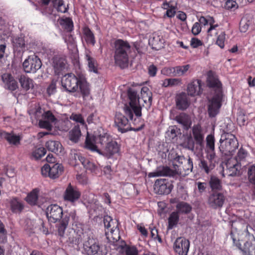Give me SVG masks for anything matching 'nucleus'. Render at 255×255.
I'll list each match as a JSON object with an SVG mask.
<instances>
[{
  "label": "nucleus",
  "mask_w": 255,
  "mask_h": 255,
  "mask_svg": "<svg viewBox=\"0 0 255 255\" xmlns=\"http://www.w3.org/2000/svg\"><path fill=\"white\" fill-rule=\"evenodd\" d=\"M128 97L129 100V106L125 108V113L128 116L130 120L133 119V112L137 120L141 116V107L146 109L150 107L152 103V93L147 87H143L141 89L140 96L137 98V93L132 89L128 91Z\"/></svg>",
  "instance_id": "1"
},
{
  "label": "nucleus",
  "mask_w": 255,
  "mask_h": 255,
  "mask_svg": "<svg viewBox=\"0 0 255 255\" xmlns=\"http://www.w3.org/2000/svg\"><path fill=\"white\" fill-rule=\"evenodd\" d=\"M61 85L69 92L80 91L83 98L89 95V85L83 76L77 77L73 74H65L61 79Z\"/></svg>",
  "instance_id": "2"
},
{
  "label": "nucleus",
  "mask_w": 255,
  "mask_h": 255,
  "mask_svg": "<svg viewBox=\"0 0 255 255\" xmlns=\"http://www.w3.org/2000/svg\"><path fill=\"white\" fill-rule=\"evenodd\" d=\"M207 84L210 87L216 90V94L209 101L208 111L210 117H215L219 113L222 105L223 94L222 84L218 78L213 75L211 72L208 73Z\"/></svg>",
  "instance_id": "3"
},
{
  "label": "nucleus",
  "mask_w": 255,
  "mask_h": 255,
  "mask_svg": "<svg viewBox=\"0 0 255 255\" xmlns=\"http://www.w3.org/2000/svg\"><path fill=\"white\" fill-rule=\"evenodd\" d=\"M115 63L122 68L128 66L129 55L131 51V47L129 43L121 39H118L115 43Z\"/></svg>",
  "instance_id": "4"
},
{
  "label": "nucleus",
  "mask_w": 255,
  "mask_h": 255,
  "mask_svg": "<svg viewBox=\"0 0 255 255\" xmlns=\"http://www.w3.org/2000/svg\"><path fill=\"white\" fill-rule=\"evenodd\" d=\"M31 119L33 122L34 120L39 121L38 125L40 128L50 130L53 124L55 123L56 119L52 113L49 111L45 112L38 107L29 113Z\"/></svg>",
  "instance_id": "5"
},
{
  "label": "nucleus",
  "mask_w": 255,
  "mask_h": 255,
  "mask_svg": "<svg viewBox=\"0 0 255 255\" xmlns=\"http://www.w3.org/2000/svg\"><path fill=\"white\" fill-rule=\"evenodd\" d=\"M227 131L221 135L219 148L224 155L230 156L232 155L238 148L239 142L235 135L228 132L231 131L230 130H227Z\"/></svg>",
  "instance_id": "6"
},
{
  "label": "nucleus",
  "mask_w": 255,
  "mask_h": 255,
  "mask_svg": "<svg viewBox=\"0 0 255 255\" xmlns=\"http://www.w3.org/2000/svg\"><path fill=\"white\" fill-rule=\"evenodd\" d=\"M247 155V151L241 147L236 158H231L227 161L225 164L226 168L223 169L222 175L223 177H225V175L234 176L239 174L241 166L239 162L245 159Z\"/></svg>",
  "instance_id": "7"
},
{
  "label": "nucleus",
  "mask_w": 255,
  "mask_h": 255,
  "mask_svg": "<svg viewBox=\"0 0 255 255\" xmlns=\"http://www.w3.org/2000/svg\"><path fill=\"white\" fill-rule=\"evenodd\" d=\"M85 146L87 148L90 149L91 151H96L108 158H110L114 154L118 153L120 149L119 146L116 141L105 145L100 149L99 146L94 144L92 141L88 139L85 141Z\"/></svg>",
  "instance_id": "8"
},
{
  "label": "nucleus",
  "mask_w": 255,
  "mask_h": 255,
  "mask_svg": "<svg viewBox=\"0 0 255 255\" xmlns=\"http://www.w3.org/2000/svg\"><path fill=\"white\" fill-rule=\"evenodd\" d=\"M23 68L26 73H35L42 65L40 59L33 54L29 56L23 62Z\"/></svg>",
  "instance_id": "9"
},
{
  "label": "nucleus",
  "mask_w": 255,
  "mask_h": 255,
  "mask_svg": "<svg viewBox=\"0 0 255 255\" xmlns=\"http://www.w3.org/2000/svg\"><path fill=\"white\" fill-rule=\"evenodd\" d=\"M63 171V166L59 163L49 165L45 164L41 169V174L45 177L52 179L58 178Z\"/></svg>",
  "instance_id": "10"
},
{
  "label": "nucleus",
  "mask_w": 255,
  "mask_h": 255,
  "mask_svg": "<svg viewBox=\"0 0 255 255\" xmlns=\"http://www.w3.org/2000/svg\"><path fill=\"white\" fill-rule=\"evenodd\" d=\"M63 213L62 208L56 204H51L46 209V215L49 222L56 223L61 218Z\"/></svg>",
  "instance_id": "11"
},
{
  "label": "nucleus",
  "mask_w": 255,
  "mask_h": 255,
  "mask_svg": "<svg viewBox=\"0 0 255 255\" xmlns=\"http://www.w3.org/2000/svg\"><path fill=\"white\" fill-rule=\"evenodd\" d=\"M88 139L92 141L93 144L97 145L98 146V145L100 144L101 146V148L111 142L115 141L113 139L112 136L109 133L105 132H103L102 133L98 135H95L93 137H90L88 135L86 137V141Z\"/></svg>",
  "instance_id": "12"
},
{
  "label": "nucleus",
  "mask_w": 255,
  "mask_h": 255,
  "mask_svg": "<svg viewBox=\"0 0 255 255\" xmlns=\"http://www.w3.org/2000/svg\"><path fill=\"white\" fill-rule=\"evenodd\" d=\"M172 189V184L166 179H157L154 184V191L158 194H168Z\"/></svg>",
  "instance_id": "13"
},
{
  "label": "nucleus",
  "mask_w": 255,
  "mask_h": 255,
  "mask_svg": "<svg viewBox=\"0 0 255 255\" xmlns=\"http://www.w3.org/2000/svg\"><path fill=\"white\" fill-rule=\"evenodd\" d=\"M225 200V196L222 193L215 191L209 197L208 203L213 209L221 208Z\"/></svg>",
  "instance_id": "14"
},
{
  "label": "nucleus",
  "mask_w": 255,
  "mask_h": 255,
  "mask_svg": "<svg viewBox=\"0 0 255 255\" xmlns=\"http://www.w3.org/2000/svg\"><path fill=\"white\" fill-rule=\"evenodd\" d=\"M84 248L88 255H104L96 240L89 238L84 244Z\"/></svg>",
  "instance_id": "15"
},
{
  "label": "nucleus",
  "mask_w": 255,
  "mask_h": 255,
  "mask_svg": "<svg viewBox=\"0 0 255 255\" xmlns=\"http://www.w3.org/2000/svg\"><path fill=\"white\" fill-rule=\"evenodd\" d=\"M190 246L189 242L184 238H177L174 244V251L180 255H187Z\"/></svg>",
  "instance_id": "16"
},
{
  "label": "nucleus",
  "mask_w": 255,
  "mask_h": 255,
  "mask_svg": "<svg viewBox=\"0 0 255 255\" xmlns=\"http://www.w3.org/2000/svg\"><path fill=\"white\" fill-rule=\"evenodd\" d=\"M115 123L119 131L122 133L126 132L130 129L128 120L121 113H116Z\"/></svg>",
  "instance_id": "17"
},
{
  "label": "nucleus",
  "mask_w": 255,
  "mask_h": 255,
  "mask_svg": "<svg viewBox=\"0 0 255 255\" xmlns=\"http://www.w3.org/2000/svg\"><path fill=\"white\" fill-rule=\"evenodd\" d=\"M1 80L3 87L11 91L16 90L18 88V84L14 77L10 73H4L1 75Z\"/></svg>",
  "instance_id": "18"
},
{
  "label": "nucleus",
  "mask_w": 255,
  "mask_h": 255,
  "mask_svg": "<svg viewBox=\"0 0 255 255\" xmlns=\"http://www.w3.org/2000/svg\"><path fill=\"white\" fill-rule=\"evenodd\" d=\"M53 67L57 75L63 74L67 69V62L63 58L55 57L53 59Z\"/></svg>",
  "instance_id": "19"
},
{
  "label": "nucleus",
  "mask_w": 255,
  "mask_h": 255,
  "mask_svg": "<svg viewBox=\"0 0 255 255\" xmlns=\"http://www.w3.org/2000/svg\"><path fill=\"white\" fill-rule=\"evenodd\" d=\"M80 192L76 188L72 186L71 184H69L65 191V200L74 202L80 198Z\"/></svg>",
  "instance_id": "20"
},
{
  "label": "nucleus",
  "mask_w": 255,
  "mask_h": 255,
  "mask_svg": "<svg viewBox=\"0 0 255 255\" xmlns=\"http://www.w3.org/2000/svg\"><path fill=\"white\" fill-rule=\"evenodd\" d=\"M174 172L167 166H160L157 167L154 171L149 172L148 176L149 178L159 176H173Z\"/></svg>",
  "instance_id": "21"
},
{
  "label": "nucleus",
  "mask_w": 255,
  "mask_h": 255,
  "mask_svg": "<svg viewBox=\"0 0 255 255\" xmlns=\"http://www.w3.org/2000/svg\"><path fill=\"white\" fill-rule=\"evenodd\" d=\"M206 151L207 155H209L210 159H214L216 156L215 151V138L212 134H209L206 137Z\"/></svg>",
  "instance_id": "22"
},
{
  "label": "nucleus",
  "mask_w": 255,
  "mask_h": 255,
  "mask_svg": "<svg viewBox=\"0 0 255 255\" xmlns=\"http://www.w3.org/2000/svg\"><path fill=\"white\" fill-rule=\"evenodd\" d=\"M187 92L189 95L195 96L201 93V81L194 80L189 84L187 87Z\"/></svg>",
  "instance_id": "23"
},
{
  "label": "nucleus",
  "mask_w": 255,
  "mask_h": 255,
  "mask_svg": "<svg viewBox=\"0 0 255 255\" xmlns=\"http://www.w3.org/2000/svg\"><path fill=\"white\" fill-rule=\"evenodd\" d=\"M74 158L76 160H79L85 168L90 170L92 172L96 173L98 170L96 165L89 160L86 159L81 154L77 153L74 154Z\"/></svg>",
  "instance_id": "24"
},
{
  "label": "nucleus",
  "mask_w": 255,
  "mask_h": 255,
  "mask_svg": "<svg viewBox=\"0 0 255 255\" xmlns=\"http://www.w3.org/2000/svg\"><path fill=\"white\" fill-rule=\"evenodd\" d=\"M176 106L180 110H185L189 105L188 96L185 93H181L178 94L176 97Z\"/></svg>",
  "instance_id": "25"
},
{
  "label": "nucleus",
  "mask_w": 255,
  "mask_h": 255,
  "mask_svg": "<svg viewBox=\"0 0 255 255\" xmlns=\"http://www.w3.org/2000/svg\"><path fill=\"white\" fill-rule=\"evenodd\" d=\"M0 136L2 138L6 139L10 144L18 145L20 143L21 137L19 135L5 131H0Z\"/></svg>",
  "instance_id": "26"
},
{
  "label": "nucleus",
  "mask_w": 255,
  "mask_h": 255,
  "mask_svg": "<svg viewBox=\"0 0 255 255\" xmlns=\"http://www.w3.org/2000/svg\"><path fill=\"white\" fill-rule=\"evenodd\" d=\"M85 59L88 66V70L90 72L98 73V63L96 59L92 57L89 52H86Z\"/></svg>",
  "instance_id": "27"
},
{
  "label": "nucleus",
  "mask_w": 255,
  "mask_h": 255,
  "mask_svg": "<svg viewBox=\"0 0 255 255\" xmlns=\"http://www.w3.org/2000/svg\"><path fill=\"white\" fill-rule=\"evenodd\" d=\"M9 206L13 213H20L24 209L23 203L16 198H13L9 201Z\"/></svg>",
  "instance_id": "28"
},
{
  "label": "nucleus",
  "mask_w": 255,
  "mask_h": 255,
  "mask_svg": "<svg viewBox=\"0 0 255 255\" xmlns=\"http://www.w3.org/2000/svg\"><path fill=\"white\" fill-rule=\"evenodd\" d=\"M208 161L204 159H201L199 163V167L202 170H204L206 173H209L215 167V163L213 162L214 159H210L209 155H207Z\"/></svg>",
  "instance_id": "29"
},
{
  "label": "nucleus",
  "mask_w": 255,
  "mask_h": 255,
  "mask_svg": "<svg viewBox=\"0 0 255 255\" xmlns=\"http://www.w3.org/2000/svg\"><path fill=\"white\" fill-rule=\"evenodd\" d=\"M243 254L244 255H252L253 254H255V239L253 236L251 237V240L250 241H247L244 244Z\"/></svg>",
  "instance_id": "30"
},
{
  "label": "nucleus",
  "mask_w": 255,
  "mask_h": 255,
  "mask_svg": "<svg viewBox=\"0 0 255 255\" xmlns=\"http://www.w3.org/2000/svg\"><path fill=\"white\" fill-rule=\"evenodd\" d=\"M46 147L49 150L57 154L61 153L63 151L62 145L60 142L58 141H48L46 143Z\"/></svg>",
  "instance_id": "31"
},
{
  "label": "nucleus",
  "mask_w": 255,
  "mask_h": 255,
  "mask_svg": "<svg viewBox=\"0 0 255 255\" xmlns=\"http://www.w3.org/2000/svg\"><path fill=\"white\" fill-rule=\"evenodd\" d=\"M192 132L194 138L197 143L201 144L204 137L201 127L199 125L194 126L192 128Z\"/></svg>",
  "instance_id": "32"
},
{
  "label": "nucleus",
  "mask_w": 255,
  "mask_h": 255,
  "mask_svg": "<svg viewBox=\"0 0 255 255\" xmlns=\"http://www.w3.org/2000/svg\"><path fill=\"white\" fill-rule=\"evenodd\" d=\"M175 120L178 123L183 126L184 129H188L191 126V122L189 116L184 113L176 116Z\"/></svg>",
  "instance_id": "33"
},
{
  "label": "nucleus",
  "mask_w": 255,
  "mask_h": 255,
  "mask_svg": "<svg viewBox=\"0 0 255 255\" xmlns=\"http://www.w3.org/2000/svg\"><path fill=\"white\" fill-rule=\"evenodd\" d=\"M199 22L200 23L204 25L208 24L210 25V28L208 29V32L209 33L211 32L212 30L215 29V28L218 26V24H214L215 20L212 17L210 16L206 17L201 16L199 18Z\"/></svg>",
  "instance_id": "34"
},
{
  "label": "nucleus",
  "mask_w": 255,
  "mask_h": 255,
  "mask_svg": "<svg viewBox=\"0 0 255 255\" xmlns=\"http://www.w3.org/2000/svg\"><path fill=\"white\" fill-rule=\"evenodd\" d=\"M39 192L38 189L35 188L28 193L25 198V201L27 203L32 206L36 205Z\"/></svg>",
  "instance_id": "35"
},
{
  "label": "nucleus",
  "mask_w": 255,
  "mask_h": 255,
  "mask_svg": "<svg viewBox=\"0 0 255 255\" xmlns=\"http://www.w3.org/2000/svg\"><path fill=\"white\" fill-rule=\"evenodd\" d=\"M104 224L105 227L109 230L112 233L117 229L118 223L117 221H114L109 216H106L104 218Z\"/></svg>",
  "instance_id": "36"
},
{
  "label": "nucleus",
  "mask_w": 255,
  "mask_h": 255,
  "mask_svg": "<svg viewBox=\"0 0 255 255\" xmlns=\"http://www.w3.org/2000/svg\"><path fill=\"white\" fill-rule=\"evenodd\" d=\"M178 213L187 214L192 210V207L188 203L185 202H179L177 203L176 206Z\"/></svg>",
  "instance_id": "37"
},
{
  "label": "nucleus",
  "mask_w": 255,
  "mask_h": 255,
  "mask_svg": "<svg viewBox=\"0 0 255 255\" xmlns=\"http://www.w3.org/2000/svg\"><path fill=\"white\" fill-rule=\"evenodd\" d=\"M19 81L21 87L26 91L33 87V81L24 75L20 76Z\"/></svg>",
  "instance_id": "38"
},
{
  "label": "nucleus",
  "mask_w": 255,
  "mask_h": 255,
  "mask_svg": "<svg viewBox=\"0 0 255 255\" xmlns=\"http://www.w3.org/2000/svg\"><path fill=\"white\" fill-rule=\"evenodd\" d=\"M12 43L14 50L19 52L25 50V44L23 38L16 37L13 39Z\"/></svg>",
  "instance_id": "39"
},
{
  "label": "nucleus",
  "mask_w": 255,
  "mask_h": 255,
  "mask_svg": "<svg viewBox=\"0 0 255 255\" xmlns=\"http://www.w3.org/2000/svg\"><path fill=\"white\" fill-rule=\"evenodd\" d=\"M81 136V131L79 126H75L69 132V139L75 143L77 142Z\"/></svg>",
  "instance_id": "40"
},
{
  "label": "nucleus",
  "mask_w": 255,
  "mask_h": 255,
  "mask_svg": "<svg viewBox=\"0 0 255 255\" xmlns=\"http://www.w3.org/2000/svg\"><path fill=\"white\" fill-rule=\"evenodd\" d=\"M190 68L189 64L175 67L174 76H183L185 75Z\"/></svg>",
  "instance_id": "41"
},
{
  "label": "nucleus",
  "mask_w": 255,
  "mask_h": 255,
  "mask_svg": "<svg viewBox=\"0 0 255 255\" xmlns=\"http://www.w3.org/2000/svg\"><path fill=\"white\" fill-rule=\"evenodd\" d=\"M209 184L212 190H221L222 189L221 181L216 176L211 177Z\"/></svg>",
  "instance_id": "42"
},
{
  "label": "nucleus",
  "mask_w": 255,
  "mask_h": 255,
  "mask_svg": "<svg viewBox=\"0 0 255 255\" xmlns=\"http://www.w3.org/2000/svg\"><path fill=\"white\" fill-rule=\"evenodd\" d=\"M186 159L182 156H177L174 159L173 161V165L174 166V169H176V172L177 173H181V169H182L181 165L184 163L186 162Z\"/></svg>",
  "instance_id": "43"
},
{
  "label": "nucleus",
  "mask_w": 255,
  "mask_h": 255,
  "mask_svg": "<svg viewBox=\"0 0 255 255\" xmlns=\"http://www.w3.org/2000/svg\"><path fill=\"white\" fill-rule=\"evenodd\" d=\"M179 215L178 212H172L168 218V229H171L175 227L179 221Z\"/></svg>",
  "instance_id": "44"
},
{
  "label": "nucleus",
  "mask_w": 255,
  "mask_h": 255,
  "mask_svg": "<svg viewBox=\"0 0 255 255\" xmlns=\"http://www.w3.org/2000/svg\"><path fill=\"white\" fill-rule=\"evenodd\" d=\"M69 223V219L66 216L62 220L60 224L58 226V233L61 237H63L66 229Z\"/></svg>",
  "instance_id": "45"
},
{
  "label": "nucleus",
  "mask_w": 255,
  "mask_h": 255,
  "mask_svg": "<svg viewBox=\"0 0 255 255\" xmlns=\"http://www.w3.org/2000/svg\"><path fill=\"white\" fill-rule=\"evenodd\" d=\"M46 153V150L43 147H36L33 149L31 153V158L34 159H39Z\"/></svg>",
  "instance_id": "46"
},
{
  "label": "nucleus",
  "mask_w": 255,
  "mask_h": 255,
  "mask_svg": "<svg viewBox=\"0 0 255 255\" xmlns=\"http://www.w3.org/2000/svg\"><path fill=\"white\" fill-rule=\"evenodd\" d=\"M84 34L85 37V40L88 43L94 45L95 43V40L94 34L91 30L88 28L85 27L84 29Z\"/></svg>",
  "instance_id": "47"
},
{
  "label": "nucleus",
  "mask_w": 255,
  "mask_h": 255,
  "mask_svg": "<svg viewBox=\"0 0 255 255\" xmlns=\"http://www.w3.org/2000/svg\"><path fill=\"white\" fill-rule=\"evenodd\" d=\"M52 2L54 7L57 9V11L62 13L67 11V8L64 4L63 1L62 0H52Z\"/></svg>",
  "instance_id": "48"
},
{
  "label": "nucleus",
  "mask_w": 255,
  "mask_h": 255,
  "mask_svg": "<svg viewBox=\"0 0 255 255\" xmlns=\"http://www.w3.org/2000/svg\"><path fill=\"white\" fill-rule=\"evenodd\" d=\"M60 24L68 31H71L73 29V22L70 18H66L65 19H61L60 21Z\"/></svg>",
  "instance_id": "49"
},
{
  "label": "nucleus",
  "mask_w": 255,
  "mask_h": 255,
  "mask_svg": "<svg viewBox=\"0 0 255 255\" xmlns=\"http://www.w3.org/2000/svg\"><path fill=\"white\" fill-rule=\"evenodd\" d=\"M248 175L249 181L253 184L255 185V166H251L248 171Z\"/></svg>",
  "instance_id": "50"
},
{
  "label": "nucleus",
  "mask_w": 255,
  "mask_h": 255,
  "mask_svg": "<svg viewBox=\"0 0 255 255\" xmlns=\"http://www.w3.org/2000/svg\"><path fill=\"white\" fill-rule=\"evenodd\" d=\"M238 7V5L237 2L233 0H229L226 1L225 8L227 9L234 11Z\"/></svg>",
  "instance_id": "51"
},
{
  "label": "nucleus",
  "mask_w": 255,
  "mask_h": 255,
  "mask_svg": "<svg viewBox=\"0 0 255 255\" xmlns=\"http://www.w3.org/2000/svg\"><path fill=\"white\" fill-rule=\"evenodd\" d=\"M161 73L168 76H174L175 67H164L161 70Z\"/></svg>",
  "instance_id": "52"
},
{
  "label": "nucleus",
  "mask_w": 255,
  "mask_h": 255,
  "mask_svg": "<svg viewBox=\"0 0 255 255\" xmlns=\"http://www.w3.org/2000/svg\"><path fill=\"white\" fill-rule=\"evenodd\" d=\"M65 42L67 43L68 48H75L76 44L75 39L73 37L68 34V36L65 38Z\"/></svg>",
  "instance_id": "53"
},
{
  "label": "nucleus",
  "mask_w": 255,
  "mask_h": 255,
  "mask_svg": "<svg viewBox=\"0 0 255 255\" xmlns=\"http://www.w3.org/2000/svg\"><path fill=\"white\" fill-rule=\"evenodd\" d=\"M225 40V33L224 32H221L217 37L216 44L221 48L224 47V42Z\"/></svg>",
  "instance_id": "54"
},
{
  "label": "nucleus",
  "mask_w": 255,
  "mask_h": 255,
  "mask_svg": "<svg viewBox=\"0 0 255 255\" xmlns=\"http://www.w3.org/2000/svg\"><path fill=\"white\" fill-rule=\"evenodd\" d=\"M126 255H137L138 251L134 247H126L125 250Z\"/></svg>",
  "instance_id": "55"
},
{
  "label": "nucleus",
  "mask_w": 255,
  "mask_h": 255,
  "mask_svg": "<svg viewBox=\"0 0 255 255\" xmlns=\"http://www.w3.org/2000/svg\"><path fill=\"white\" fill-rule=\"evenodd\" d=\"M70 119L76 122L81 124L83 126L85 124V121L82 116L80 114H72Z\"/></svg>",
  "instance_id": "56"
},
{
  "label": "nucleus",
  "mask_w": 255,
  "mask_h": 255,
  "mask_svg": "<svg viewBox=\"0 0 255 255\" xmlns=\"http://www.w3.org/2000/svg\"><path fill=\"white\" fill-rule=\"evenodd\" d=\"M150 232H151V237L152 239H153L154 240H157L160 243L162 242V240L158 234V232H157V229H156L155 228H151V230H150Z\"/></svg>",
  "instance_id": "57"
},
{
  "label": "nucleus",
  "mask_w": 255,
  "mask_h": 255,
  "mask_svg": "<svg viewBox=\"0 0 255 255\" xmlns=\"http://www.w3.org/2000/svg\"><path fill=\"white\" fill-rule=\"evenodd\" d=\"M201 30V27L200 26V24L198 22H195L192 28V33L195 35H198Z\"/></svg>",
  "instance_id": "58"
},
{
  "label": "nucleus",
  "mask_w": 255,
  "mask_h": 255,
  "mask_svg": "<svg viewBox=\"0 0 255 255\" xmlns=\"http://www.w3.org/2000/svg\"><path fill=\"white\" fill-rule=\"evenodd\" d=\"M186 162L187 164L184 166H182V169L192 171L193 169V163L190 157L186 159Z\"/></svg>",
  "instance_id": "59"
},
{
  "label": "nucleus",
  "mask_w": 255,
  "mask_h": 255,
  "mask_svg": "<svg viewBox=\"0 0 255 255\" xmlns=\"http://www.w3.org/2000/svg\"><path fill=\"white\" fill-rule=\"evenodd\" d=\"M190 44L193 48H197L199 46L202 45V41L196 38H192L190 41Z\"/></svg>",
  "instance_id": "60"
},
{
  "label": "nucleus",
  "mask_w": 255,
  "mask_h": 255,
  "mask_svg": "<svg viewBox=\"0 0 255 255\" xmlns=\"http://www.w3.org/2000/svg\"><path fill=\"white\" fill-rule=\"evenodd\" d=\"M76 179L77 181L82 184H86L87 183V178L85 174L77 175Z\"/></svg>",
  "instance_id": "61"
},
{
  "label": "nucleus",
  "mask_w": 255,
  "mask_h": 255,
  "mask_svg": "<svg viewBox=\"0 0 255 255\" xmlns=\"http://www.w3.org/2000/svg\"><path fill=\"white\" fill-rule=\"evenodd\" d=\"M170 86H175L182 84V80L179 78H170Z\"/></svg>",
  "instance_id": "62"
},
{
  "label": "nucleus",
  "mask_w": 255,
  "mask_h": 255,
  "mask_svg": "<svg viewBox=\"0 0 255 255\" xmlns=\"http://www.w3.org/2000/svg\"><path fill=\"white\" fill-rule=\"evenodd\" d=\"M148 70V74L150 76L154 77L156 75L157 69L155 66L154 65H150Z\"/></svg>",
  "instance_id": "63"
},
{
  "label": "nucleus",
  "mask_w": 255,
  "mask_h": 255,
  "mask_svg": "<svg viewBox=\"0 0 255 255\" xmlns=\"http://www.w3.org/2000/svg\"><path fill=\"white\" fill-rule=\"evenodd\" d=\"M175 13L176 7L173 6L172 7H170V8L166 10V15L169 17H172L175 15Z\"/></svg>",
  "instance_id": "64"
}]
</instances>
